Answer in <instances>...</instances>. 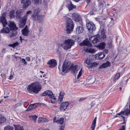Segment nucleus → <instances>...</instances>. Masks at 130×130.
<instances>
[{
	"instance_id": "13",
	"label": "nucleus",
	"mask_w": 130,
	"mask_h": 130,
	"mask_svg": "<svg viewBox=\"0 0 130 130\" xmlns=\"http://www.w3.org/2000/svg\"><path fill=\"white\" fill-rule=\"evenodd\" d=\"M27 20L26 18L24 17L20 19L19 22V26L20 27L22 28L24 27L26 24Z\"/></svg>"
},
{
	"instance_id": "57",
	"label": "nucleus",
	"mask_w": 130,
	"mask_h": 130,
	"mask_svg": "<svg viewBox=\"0 0 130 130\" xmlns=\"http://www.w3.org/2000/svg\"><path fill=\"white\" fill-rule=\"evenodd\" d=\"M13 75H11L10 76L9 79L10 80H11V79H12V78H13Z\"/></svg>"
},
{
	"instance_id": "21",
	"label": "nucleus",
	"mask_w": 130,
	"mask_h": 130,
	"mask_svg": "<svg viewBox=\"0 0 130 130\" xmlns=\"http://www.w3.org/2000/svg\"><path fill=\"white\" fill-rule=\"evenodd\" d=\"M64 119L63 118H61L57 120H56V117H55L53 120L54 122H56L57 123H60L61 124H62L64 123Z\"/></svg>"
},
{
	"instance_id": "55",
	"label": "nucleus",
	"mask_w": 130,
	"mask_h": 130,
	"mask_svg": "<svg viewBox=\"0 0 130 130\" xmlns=\"http://www.w3.org/2000/svg\"><path fill=\"white\" fill-rule=\"evenodd\" d=\"M26 59L27 61H29L30 60V58L29 57H26Z\"/></svg>"
},
{
	"instance_id": "26",
	"label": "nucleus",
	"mask_w": 130,
	"mask_h": 130,
	"mask_svg": "<svg viewBox=\"0 0 130 130\" xmlns=\"http://www.w3.org/2000/svg\"><path fill=\"white\" fill-rule=\"evenodd\" d=\"M84 63H85L87 64V67L89 68V66H90L92 60L91 59L88 58L84 61Z\"/></svg>"
},
{
	"instance_id": "39",
	"label": "nucleus",
	"mask_w": 130,
	"mask_h": 130,
	"mask_svg": "<svg viewBox=\"0 0 130 130\" xmlns=\"http://www.w3.org/2000/svg\"><path fill=\"white\" fill-rule=\"evenodd\" d=\"M6 118L4 117H2L0 118V124L3 123L6 121Z\"/></svg>"
},
{
	"instance_id": "37",
	"label": "nucleus",
	"mask_w": 130,
	"mask_h": 130,
	"mask_svg": "<svg viewBox=\"0 0 130 130\" xmlns=\"http://www.w3.org/2000/svg\"><path fill=\"white\" fill-rule=\"evenodd\" d=\"M4 129L5 130H13V127L12 126L8 125L5 127Z\"/></svg>"
},
{
	"instance_id": "17",
	"label": "nucleus",
	"mask_w": 130,
	"mask_h": 130,
	"mask_svg": "<svg viewBox=\"0 0 130 130\" xmlns=\"http://www.w3.org/2000/svg\"><path fill=\"white\" fill-rule=\"evenodd\" d=\"M45 16L42 15H39L36 17L35 19L33 20H34L38 21L40 23L42 22L44 19Z\"/></svg>"
},
{
	"instance_id": "30",
	"label": "nucleus",
	"mask_w": 130,
	"mask_h": 130,
	"mask_svg": "<svg viewBox=\"0 0 130 130\" xmlns=\"http://www.w3.org/2000/svg\"><path fill=\"white\" fill-rule=\"evenodd\" d=\"M25 1L24 0V2L23 3H24L23 7L25 8H26L27 7L30 5V1L27 0L26 1V2H25Z\"/></svg>"
},
{
	"instance_id": "4",
	"label": "nucleus",
	"mask_w": 130,
	"mask_h": 130,
	"mask_svg": "<svg viewBox=\"0 0 130 130\" xmlns=\"http://www.w3.org/2000/svg\"><path fill=\"white\" fill-rule=\"evenodd\" d=\"M66 29L67 34L70 33L73 30L74 27V24L72 19L69 18H66Z\"/></svg>"
},
{
	"instance_id": "28",
	"label": "nucleus",
	"mask_w": 130,
	"mask_h": 130,
	"mask_svg": "<svg viewBox=\"0 0 130 130\" xmlns=\"http://www.w3.org/2000/svg\"><path fill=\"white\" fill-rule=\"evenodd\" d=\"M83 28L81 26H78L76 28V32L78 34L81 33L83 32Z\"/></svg>"
},
{
	"instance_id": "12",
	"label": "nucleus",
	"mask_w": 130,
	"mask_h": 130,
	"mask_svg": "<svg viewBox=\"0 0 130 130\" xmlns=\"http://www.w3.org/2000/svg\"><path fill=\"white\" fill-rule=\"evenodd\" d=\"M40 8H38L34 9L32 14L31 17L32 19H35L36 17L39 15V13L40 11Z\"/></svg>"
},
{
	"instance_id": "63",
	"label": "nucleus",
	"mask_w": 130,
	"mask_h": 130,
	"mask_svg": "<svg viewBox=\"0 0 130 130\" xmlns=\"http://www.w3.org/2000/svg\"><path fill=\"white\" fill-rule=\"evenodd\" d=\"M105 52L106 53H108V51L107 50H106L105 51Z\"/></svg>"
},
{
	"instance_id": "31",
	"label": "nucleus",
	"mask_w": 130,
	"mask_h": 130,
	"mask_svg": "<svg viewBox=\"0 0 130 130\" xmlns=\"http://www.w3.org/2000/svg\"><path fill=\"white\" fill-rule=\"evenodd\" d=\"M49 99L51 102L52 103L54 104L56 102V98L54 97V96H51L50 97Z\"/></svg>"
},
{
	"instance_id": "51",
	"label": "nucleus",
	"mask_w": 130,
	"mask_h": 130,
	"mask_svg": "<svg viewBox=\"0 0 130 130\" xmlns=\"http://www.w3.org/2000/svg\"><path fill=\"white\" fill-rule=\"evenodd\" d=\"M17 128H18V130H24L23 127H21L20 126H17Z\"/></svg>"
},
{
	"instance_id": "10",
	"label": "nucleus",
	"mask_w": 130,
	"mask_h": 130,
	"mask_svg": "<svg viewBox=\"0 0 130 130\" xmlns=\"http://www.w3.org/2000/svg\"><path fill=\"white\" fill-rule=\"evenodd\" d=\"M69 105V103L68 102L62 103L60 105V109L61 111H64L68 107Z\"/></svg>"
},
{
	"instance_id": "23",
	"label": "nucleus",
	"mask_w": 130,
	"mask_h": 130,
	"mask_svg": "<svg viewBox=\"0 0 130 130\" xmlns=\"http://www.w3.org/2000/svg\"><path fill=\"white\" fill-rule=\"evenodd\" d=\"M110 64L111 63L110 62L108 61H107L106 63H104L100 66L99 68L100 69L102 68H105L107 67L110 66Z\"/></svg>"
},
{
	"instance_id": "16",
	"label": "nucleus",
	"mask_w": 130,
	"mask_h": 130,
	"mask_svg": "<svg viewBox=\"0 0 130 130\" xmlns=\"http://www.w3.org/2000/svg\"><path fill=\"white\" fill-rule=\"evenodd\" d=\"M54 95L52 92L50 90H46L41 94L42 96H48L50 98L51 96H54Z\"/></svg>"
},
{
	"instance_id": "38",
	"label": "nucleus",
	"mask_w": 130,
	"mask_h": 130,
	"mask_svg": "<svg viewBox=\"0 0 130 130\" xmlns=\"http://www.w3.org/2000/svg\"><path fill=\"white\" fill-rule=\"evenodd\" d=\"M32 2L36 4H41V0H31Z\"/></svg>"
},
{
	"instance_id": "22",
	"label": "nucleus",
	"mask_w": 130,
	"mask_h": 130,
	"mask_svg": "<svg viewBox=\"0 0 130 130\" xmlns=\"http://www.w3.org/2000/svg\"><path fill=\"white\" fill-rule=\"evenodd\" d=\"M64 95V92L63 91H61L60 92L59 94L58 101L62 102L63 100V98Z\"/></svg>"
},
{
	"instance_id": "9",
	"label": "nucleus",
	"mask_w": 130,
	"mask_h": 130,
	"mask_svg": "<svg viewBox=\"0 0 130 130\" xmlns=\"http://www.w3.org/2000/svg\"><path fill=\"white\" fill-rule=\"evenodd\" d=\"M129 109L128 108H126V107H125V110L123 111H121L120 112L117 113V114L118 115H125L126 116H127L130 115V100L129 105Z\"/></svg>"
},
{
	"instance_id": "29",
	"label": "nucleus",
	"mask_w": 130,
	"mask_h": 130,
	"mask_svg": "<svg viewBox=\"0 0 130 130\" xmlns=\"http://www.w3.org/2000/svg\"><path fill=\"white\" fill-rule=\"evenodd\" d=\"M4 28L1 31L2 32L7 33L9 32L10 29L8 27H6L5 28H4Z\"/></svg>"
},
{
	"instance_id": "14",
	"label": "nucleus",
	"mask_w": 130,
	"mask_h": 130,
	"mask_svg": "<svg viewBox=\"0 0 130 130\" xmlns=\"http://www.w3.org/2000/svg\"><path fill=\"white\" fill-rule=\"evenodd\" d=\"M99 37L98 35H96L92 36L89 39L90 41H92V43L95 44L97 43L99 41Z\"/></svg>"
},
{
	"instance_id": "62",
	"label": "nucleus",
	"mask_w": 130,
	"mask_h": 130,
	"mask_svg": "<svg viewBox=\"0 0 130 130\" xmlns=\"http://www.w3.org/2000/svg\"><path fill=\"white\" fill-rule=\"evenodd\" d=\"M120 117H122V118L124 119V118H125V117H123V116H120Z\"/></svg>"
},
{
	"instance_id": "5",
	"label": "nucleus",
	"mask_w": 130,
	"mask_h": 130,
	"mask_svg": "<svg viewBox=\"0 0 130 130\" xmlns=\"http://www.w3.org/2000/svg\"><path fill=\"white\" fill-rule=\"evenodd\" d=\"M74 41L72 39H68L65 40L64 42V44H60L59 46L63 47L64 49L67 50L71 48L74 44Z\"/></svg>"
},
{
	"instance_id": "34",
	"label": "nucleus",
	"mask_w": 130,
	"mask_h": 130,
	"mask_svg": "<svg viewBox=\"0 0 130 130\" xmlns=\"http://www.w3.org/2000/svg\"><path fill=\"white\" fill-rule=\"evenodd\" d=\"M21 12L20 10H18L16 12V17L18 19H19L20 17Z\"/></svg>"
},
{
	"instance_id": "48",
	"label": "nucleus",
	"mask_w": 130,
	"mask_h": 130,
	"mask_svg": "<svg viewBox=\"0 0 130 130\" xmlns=\"http://www.w3.org/2000/svg\"><path fill=\"white\" fill-rule=\"evenodd\" d=\"M22 61V62L23 63L25 64H27V62L25 60L24 58H21V60Z\"/></svg>"
},
{
	"instance_id": "19",
	"label": "nucleus",
	"mask_w": 130,
	"mask_h": 130,
	"mask_svg": "<svg viewBox=\"0 0 130 130\" xmlns=\"http://www.w3.org/2000/svg\"><path fill=\"white\" fill-rule=\"evenodd\" d=\"M29 32L28 28L27 25H26L25 27L22 30V34L24 36H27Z\"/></svg>"
},
{
	"instance_id": "8",
	"label": "nucleus",
	"mask_w": 130,
	"mask_h": 130,
	"mask_svg": "<svg viewBox=\"0 0 130 130\" xmlns=\"http://www.w3.org/2000/svg\"><path fill=\"white\" fill-rule=\"evenodd\" d=\"M6 14V12L3 13L0 18L1 22L2 23L4 27H5L7 24V22L5 18Z\"/></svg>"
},
{
	"instance_id": "7",
	"label": "nucleus",
	"mask_w": 130,
	"mask_h": 130,
	"mask_svg": "<svg viewBox=\"0 0 130 130\" xmlns=\"http://www.w3.org/2000/svg\"><path fill=\"white\" fill-rule=\"evenodd\" d=\"M86 26L89 31L91 32L93 31H94L96 29V27L94 24L92 22H89L86 24Z\"/></svg>"
},
{
	"instance_id": "52",
	"label": "nucleus",
	"mask_w": 130,
	"mask_h": 130,
	"mask_svg": "<svg viewBox=\"0 0 130 130\" xmlns=\"http://www.w3.org/2000/svg\"><path fill=\"white\" fill-rule=\"evenodd\" d=\"M86 98H81L79 99V102H82V101H83L85 100Z\"/></svg>"
},
{
	"instance_id": "44",
	"label": "nucleus",
	"mask_w": 130,
	"mask_h": 130,
	"mask_svg": "<svg viewBox=\"0 0 130 130\" xmlns=\"http://www.w3.org/2000/svg\"><path fill=\"white\" fill-rule=\"evenodd\" d=\"M37 117L36 115H33L32 116V120H33L34 122L36 121Z\"/></svg>"
},
{
	"instance_id": "42",
	"label": "nucleus",
	"mask_w": 130,
	"mask_h": 130,
	"mask_svg": "<svg viewBox=\"0 0 130 130\" xmlns=\"http://www.w3.org/2000/svg\"><path fill=\"white\" fill-rule=\"evenodd\" d=\"M31 13L32 11L31 10H29L27 12L26 14L25 15V16L24 17L25 18H26L27 19V17L28 14H31Z\"/></svg>"
},
{
	"instance_id": "15",
	"label": "nucleus",
	"mask_w": 130,
	"mask_h": 130,
	"mask_svg": "<svg viewBox=\"0 0 130 130\" xmlns=\"http://www.w3.org/2000/svg\"><path fill=\"white\" fill-rule=\"evenodd\" d=\"M99 63L96 62H92L90 66H89L88 69L90 71H91L92 70L93 71L94 69L95 70L96 69Z\"/></svg>"
},
{
	"instance_id": "32",
	"label": "nucleus",
	"mask_w": 130,
	"mask_h": 130,
	"mask_svg": "<svg viewBox=\"0 0 130 130\" xmlns=\"http://www.w3.org/2000/svg\"><path fill=\"white\" fill-rule=\"evenodd\" d=\"M105 46V43H100L98 46V47L100 49H102L104 48Z\"/></svg>"
},
{
	"instance_id": "3",
	"label": "nucleus",
	"mask_w": 130,
	"mask_h": 130,
	"mask_svg": "<svg viewBox=\"0 0 130 130\" xmlns=\"http://www.w3.org/2000/svg\"><path fill=\"white\" fill-rule=\"evenodd\" d=\"M79 44L80 46L85 45L86 47L84 48V50L87 52L91 53H94L96 51L95 50L90 48L92 46V44L87 40H84L82 42L80 43Z\"/></svg>"
},
{
	"instance_id": "25",
	"label": "nucleus",
	"mask_w": 130,
	"mask_h": 130,
	"mask_svg": "<svg viewBox=\"0 0 130 130\" xmlns=\"http://www.w3.org/2000/svg\"><path fill=\"white\" fill-rule=\"evenodd\" d=\"M67 7L68 8L69 10L70 11L72 10L73 8H75L76 6L73 5L71 2H70L68 4Z\"/></svg>"
},
{
	"instance_id": "24",
	"label": "nucleus",
	"mask_w": 130,
	"mask_h": 130,
	"mask_svg": "<svg viewBox=\"0 0 130 130\" xmlns=\"http://www.w3.org/2000/svg\"><path fill=\"white\" fill-rule=\"evenodd\" d=\"M37 103L31 104L30 105L26 110V111H28L32 110L37 107L36 105Z\"/></svg>"
},
{
	"instance_id": "47",
	"label": "nucleus",
	"mask_w": 130,
	"mask_h": 130,
	"mask_svg": "<svg viewBox=\"0 0 130 130\" xmlns=\"http://www.w3.org/2000/svg\"><path fill=\"white\" fill-rule=\"evenodd\" d=\"M108 45L109 48H111L112 46V42L111 41L109 42L108 43Z\"/></svg>"
},
{
	"instance_id": "6",
	"label": "nucleus",
	"mask_w": 130,
	"mask_h": 130,
	"mask_svg": "<svg viewBox=\"0 0 130 130\" xmlns=\"http://www.w3.org/2000/svg\"><path fill=\"white\" fill-rule=\"evenodd\" d=\"M9 26L13 30L12 33L10 35V37H12L17 34V32L16 30H17L18 28L14 21H10L9 22L8 24Z\"/></svg>"
},
{
	"instance_id": "1",
	"label": "nucleus",
	"mask_w": 130,
	"mask_h": 130,
	"mask_svg": "<svg viewBox=\"0 0 130 130\" xmlns=\"http://www.w3.org/2000/svg\"><path fill=\"white\" fill-rule=\"evenodd\" d=\"M70 63L65 61L62 65V71L63 72L66 73L68 71H69L70 69L72 73H76L77 72V65H71L70 67Z\"/></svg>"
},
{
	"instance_id": "59",
	"label": "nucleus",
	"mask_w": 130,
	"mask_h": 130,
	"mask_svg": "<svg viewBox=\"0 0 130 130\" xmlns=\"http://www.w3.org/2000/svg\"><path fill=\"white\" fill-rule=\"evenodd\" d=\"M90 15H94V13H92V12H90Z\"/></svg>"
},
{
	"instance_id": "2",
	"label": "nucleus",
	"mask_w": 130,
	"mask_h": 130,
	"mask_svg": "<svg viewBox=\"0 0 130 130\" xmlns=\"http://www.w3.org/2000/svg\"><path fill=\"white\" fill-rule=\"evenodd\" d=\"M41 86L39 83H34L28 86L27 90L29 93H37L41 90Z\"/></svg>"
},
{
	"instance_id": "58",
	"label": "nucleus",
	"mask_w": 130,
	"mask_h": 130,
	"mask_svg": "<svg viewBox=\"0 0 130 130\" xmlns=\"http://www.w3.org/2000/svg\"><path fill=\"white\" fill-rule=\"evenodd\" d=\"M21 1V3H23L24 2V0H20Z\"/></svg>"
},
{
	"instance_id": "50",
	"label": "nucleus",
	"mask_w": 130,
	"mask_h": 130,
	"mask_svg": "<svg viewBox=\"0 0 130 130\" xmlns=\"http://www.w3.org/2000/svg\"><path fill=\"white\" fill-rule=\"evenodd\" d=\"M101 33L102 34V38H106V36L105 35V34L104 33V32H102L101 31Z\"/></svg>"
},
{
	"instance_id": "56",
	"label": "nucleus",
	"mask_w": 130,
	"mask_h": 130,
	"mask_svg": "<svg viewBox=\"0 0 130 130\" xmlns=\"http://www.w3.org/2000/svg\"><path fill=\"white\" fill-rule=\"evenodd\" d=\"M96 117L94 119L93 121L92 122V123H96Z\"/></svg>"
},
{
	"instance_id": "45",
	"label": "nucleus",
	"mask_w": 130,
	"mask_h": 130,
	"mask_svg": "<svg viewBox=\"0 0 130 130\" xmlns=\"http://www.w3.org/2000/svg\"><path fill=\"white\" fill-rule=\"evenodd\" d=\"M1 76L3 77L4 79L5 80L6 78V74H1Z\"/></svg>"
},
{
	"instance_id": "64",
	"label": "nucleus",
	"mask_w": 130,
	"mask_h": 130,
	"mask_svg": "<svg viewBox=\"0 0 130 130\" xmlns=\"http://www.w3.org/2000/svg\"><path fill=\"white\" fill-rule=\"evenodd\" d=\"M18 128H17V127H15V130H18Z\"/></svg>"
},
{
	"instance_id": "36",
	"label": "nucleus",
	"mask_w": 130,
	"mask_h": 130,
	"mask_svg": "<svg viewBox=\"0 0 130 130\" xmlns=\"http://www.w3.org/2000/svg\"><path fill=\"white\" fill-rule=\"evenodd\" d=\"M39 119L38 122L39 123H43L44 122H46V121L45 118H40Z\"/></svg>"
},
{
	"instance_id": "33",
	"label": "nucleus",
	"mask_w": 130,
	"mask_h": 130,
	"mask_svg": "<svg viewBox=\"0 0 130 130\" xmlns=\"http://www.w3.org/2000/svg\"><path fill=\"white\" fill-rule=\"evenodd\" d=\"M120 74L119 73H116L115 76L113 79V81L115 82L118 80L120 77Z\"/></svg>"
},
{
	"instance_id": "60",
	"label": "nucleus",
	"mask_w": 130,
	"mask_h": 130,
	"mask_svg": "<svg viewBox=\"0 0 130 130\" xmlns=\"http://www.w3.org/2000/svg\"><path fill=\"white\" fill-rule=\"evenodd\" d=\"M87 3H89L91 0H86Z\"/></svg>"
},
{
	"instance_id": "49",
	"label": "nucleus",
	"mask_w": 130,
	"mask_h": 130,
	"mask_svg": "<svg viewBox=\"0 0 130 130\" xmlns=\"http://www.w3.org/2000/svg\"><path fill=\"white\" fill-rule=\"evenodd\" d=\"M125 126L124 125H122L119 130H125Z\"/></svg>"
},
{
	"instance_id": "46",
	"label": "nucleus",
	"mask_w": 130,
	"mask_h": 130,
	"mask_svg": "<svg viewBox=\"0 0 130 130\" xmlns=\"http://www.w3.org/2000/svg\"><path fill=\"white\" fill-rule=\"evenodd\" d=\"M95 123H92L91 126V128L92 130H94L95 126Z\"/></svg>"
},
{
	"instance_id": "11",
	"label": "nucleus",
	"mask_w": 130,
	"mask_h": 130,
	"mask_svg": "<svg viewBox=\"0 0 130 130\" xmlns=\"http://www.w3.org/2000/svg\"><path fill=\"white\" fill-rule=\"evenodd\" d=\"M47 64L49 65V67L51 68H53L57 65L56 61L54 59L50 60L47 62Z\"/></svg>"
},
{
	"instance_id": "18",
	"label": "nucleus",
	"mask_w": 130,
	"mask_h": 130,
	"mask_svg": "<svg viewBox=\"0 0 130 130\" xmlns=\"http://www.w3.org/2000/svg\"><path fill=\"white\" fill-rule=\"evenodd\" d=\"M105 55L103 53H100L95 54V58L96 59L101 60L102 59L105 57Z\"/></svg>"
},
{
	"instance_id": "43",
	"label": "nucleus",
	"mask_w": 130,
	"mask_h": 130,
	"mask_svg": "<svg viewBox=\"0 0 130 130\" xmlns=\"http://www.w3.org/2000/svg\"><path fill=\"white\" fill-rule=\"evenodd\" d=\"M21 104L20 103H17L13 106L14 108V109H16L18 107L21 106Z\"/></svg>"
},
{
	"instance_id": "61",
	"label": "nucleus",
	"mask_w": 130,
	"mask_h": 130,
	"mask_svg": "<svg viewBox=\"0 0 130 130\" xmlns=\"http://www.w3.org/2000/svg\"><path fill=\"white\" fill-rule=\"evenodd\" d=\"M42 84L43 85H44L46 84V83L45 82H44L43 83H42Z\"/></svg>"
},
{
	"instance_id": "54",
	"label": "nucleus",
	"mask_w": 130,
	"mask_h": 130,
	"mask_svg": "<svg viewBox=\"0 0 130 130\" xmlns=\"http://www.w3.org/2000/svg\"><path fill=\"white\" fill-rule=\"evenodd\" d=\"M20 40L21 42H22L23 40H24V41L25 40V39H23L22 38V37L21 36H20Z\"/></svg>"
},
{
	"instance_id": "40",
	"label": "nucleus",
	"mask_w": 130,
	"mask_h": 130,
	"mask_svg": "<svg viewBox=\"0 0 130 130\" xmlns=\"http://www.w3.org/2000/svg\"><path fill=\"white\" fill-rule=\"evenodd\" d=\"M83 71V69L82 68L81 69L80 71H79V73L77 76V79H78V78L80 77V76L82 75V73Z\"/></svg>"
},
{
	"instance_id": "53",
	"label": "nucleus",
	"mask_w": 130,
	"mask_h": 130,
	"mask_svg": "<svg viewBox=\"0 0 130 130\" xmlns=\"http://www.w3.org/2000/svg\"><path fill=\"white\" fill-rule=\"evenodd\" d=\"M64 127L63 126H61L59 130H64Z\"/></svg>"
},
{
	"instance_id": "27",
	"label": "nucleus",
	"mask_w": 130,
	"mask_h": 130,
	"mask_svg": "<svg viewBox=\"0 0 130 130\" xmlns=\"http://www.w3.org/2000/svg\"><path fill=\"white\" fill-rule=\"evenodd\" d=\"M73 16V19L75 22H78L80 20V17L78 15L74 14Z\"/></svg>"
},
{
	"instance_id": "20",
	"label": "nucleus",
	"mask_w": 130,
	"mask_h": 130,
	"mask_svg": "<svg viewBox=\"0 0 130 130\" xmlns=\"http://www.w3.org/2000/svg\"><path fill=\"white\" fill-rule=\"evenodd\" d=\"M95 77L90 76H88L86 79V81L89 84H93L95 82Z\"/></svg>"
},
{
	"instance_id": "41",
	"label": "nucleus",
	"mask_w": 130,
	"mask_h": 130,
	"mask_svg": "<svg viewBox=\"0 0 130 130\" xmlns=\"http://www.w3.org/2000/svg\"><path fill=\"white\" fill-rule=\"evenodd\" d=\"M18 43L17 42H16L13 44H10L9 45V46L12 47L13 48L14 47L18 45Z\"/></svg>"
},
{
	"instance_id": "35",
	"label": "nucleus",
	"mask_w": 130,
	"mask_h": 130,
	"mask_svg": "<svg viewBox=\"0 0 130 130\" xmlns=\"http://www.w3.org/2000/svg\"><path fill=\"white\" fill-rule=\"evenodd\" d=\"M15 11L14 10H12L10 11L9 13V16L11 18H14L15 17L14 14Z\"/></svg>"
}]
</instances>
